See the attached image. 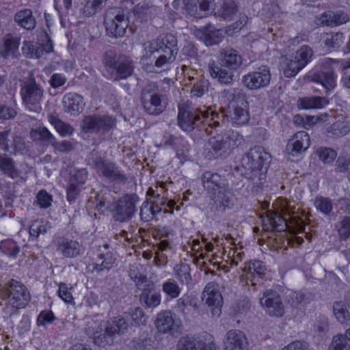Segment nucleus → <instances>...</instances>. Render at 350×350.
<instances>
[{
	"mask_svg": "<svg viewBox=\"0 0 350 350\" xmlns=\"http://www.w3.org/2000/svg\"><path fill=\"white\" fill-rule=\"evenodd\" d=\"M174 271L177 278L181 283L189 284L191 280V269L189 265L186 263L177 265L174 267Z\"/></svg>",
	"mask_w": 350,
	"mask_h": 350,
	"instance_id": "obj_48",
	"label": "nucleus"
},
{
	"mask_svg": "<svg viewBox=\"0 0 350 350\" xmlns=\"http://www.w3.org/2000/svg\"><path fill=\"white\" fill-rule=\"evenodd\" d=\"M87 178L88 172L86 169L82 168L75 170L74 173L71 174L69 183L76 184L77 185H81L85 182Z\"/></svg>",
	"mask_w": 350,
	"mask_h": 350,
	"instance_id": "obj_58",
	"label": "nucleus"
},
{
	"mask_svg": "<svg viewBox=\"0 0 350 350\" xmlns=\"http://www.w3.org/2000/svg\"><path fill=\"white\" fill-rule=\"evenodd\" d=\"M139 265H132L129 267V275L131 280H133L138 288H141V286L145 282H148L147 277L140 273Z\"/></svg>",
	"mask_w": 350,
	"mask_h": 350,
	"instance_id": "obj_49",
	"label": "nucleus"
},
{
	"mask_svg": "<svg viewBox=\"0 0 350 350\" xmlns=\"http://www.w3.org/2000/svg\"><path fill=\"white\" fill-rule=\"evenodd\" d=\"M153 286V284H151L150 287L143 289L139 296L141 304L147 308H154L161 303V294L156 292L151 293Z\"/></svg>",
	"mask_w": 350,
	"mask_h": 350,
	"instance_id": "obj_33",
	"label": "nucleus"
},
{
	"mask_svg": "<svg viewBox=\"0 0 350 350\" xmlns=\"http://www.w3.org/2000/svg\"><path fill=\"white\" fill-rule=\"evenodd\" d=\"M21 94L25 107L29 111L36 113L41 111V101L44 96V90L34 79L24 85L21 88Z\"/></svg>",
	"mask_w": 350,
	"mask_h": 350,
	"instance_id": "obj_9",
	"label": "nucleus"
},
{
	"mask_svg": "<svg viewBox=\"0 0 350 350\" xmlns=\"http://www.w3.org/2000/svg\"><path fill=\"white\" fill-rule=\"evenodd\" d=\"M139 215L141 219L144 221H151L154 217L148 200L143 202L140 208Z\"/></svg>",
	"mask_w": 350,
	"mask_h": 350,
	"instance_id": "obj_61",
	"label": "nucleus"
},
{
	"mask_svg": "<svg viewBox=\"0 0 350 350\" xmlns=\"http://www.w3.org/2000/svg\"><path fill=\"white\" fill-rule=\"evenodd\" d=\"M314 206L317 210L325 215H328L332 211V201L327 198H317L314 200Z\"/></svg>",
	"mask_w": 350,
	"mask_h": 350,
	"instance_id": "obj_55",
	"label": "nucleus"
},
{
	"mask_svg": "<svg viewBox=\"0 0 350 350\" xmlns=\"http://www.w3.org/2000/svg\"><path fill=\"white\" fill-rule=\"evenodd\" d=\"M116 120L105 116H89L83 121V128L86 132H100L105 133L112 129Z\"/></svg>",
	"mask_w": 350,
	"mask_h": 350,
	"instance_id": "obj_15",
	"label": "nucleus"
},
{
	"mask_svg": "<svg viewBox=\"0 0 350 350\" xmlns=\"http://www.w3.org/2000/svg\"><path fill=\"white\" fill-rule=\"evenodd\" d=\"M223 31L211 27L207 28L204 33V42L206 46L218 44L222 38Z\"/></svg>",
	"mask_w": 350,
	"mask_h": 350,
	"instance_id": "obj_43",
	"label": "nucleus"
},
{
	"mask_svg": "<svg viewBox=\"0 0 350 350\" xmlns=\"http://www.w3.org/2000/svg\"><path fill=\"white\" fill-rule=\"evenodd\" d=\"M270 154L260 146H254L241 159V164L235 167L241 175L251 180L254 184L261 185L265 179L266 165L269 163Z\"/></svg>",
	"mask_w": 350,
	"mask_h": 350,
	"instance_id": "obj_2",
	"label": "nucleus"
},
{
	"mask_svg": "<svg viewBox=\"0 0 350 350\" xmlns=\"http://www.w3.org/2000/svg\"><path fill=\"white\" fill-rule=\"evenodd\" d=\"M37 202L41 208L49 207L52 201V196L48 193L45 190H41L38 192L37 197Z\"/></svg>",
	"mask_w": 350,
	"mask_h": 350,
	"instance_id": "obj_64",
	"label": "nucleus"
},
{
	"mask_svg": "<svg viewBox=\"0 0 350 350\" xmlns=\"http://www.w3.org/2000/svg\"><path fill=\"white\" fill-rule=\"evenodd\" d=\"M260 304L266 312L272 317H280L284 313V306L280 295L272 290H266L260 298Z\"/></svg>",
	"mask_w": 350,
	"mask_h": 350,
	"instance_id": "obj_14",
	"label": "nucleus"
},
{
	"mask_svg": "<svg viewBox=\"0 0 350 350\" xmlns=\"http://www.w3.org/2000/svg\"><path fill=\"white\" fill-rule=\"evenodd\" d=\"M141 103L144 111L151 116L161 114L168 103L167 96L154 83L146 85L142 90Z\"/></svg>",
	"mask_w": 350,
	"mask_h": 350,
	"instance_id": "obj_5",
	"label": "nucleus"
},
{
	"mask_svg": "<svg viewBox=\"0 0 350 350\" xmlns=\"http://www.w3.org/2000/svg\"><path fill=\"white\" fill-rule=\"evenodd\" d=\"M0 249L6 255L15 257L20 251L19 246L13 240L8 239L1 242Z\"/></svg>",
	"mask_w": 350,
	"mask_h": 350,
	"instance_id": "obj_51",
	"label": "nucleus"
},
{
	"mask_svg": "<svg viewBox=\"0 0 350 350\" xmlns=\"http://www.w3.org/2000/svg\"><path fill=\"white\" fill-rule=\"evenodd\" d=\"M344 35L342 33H325V44L330 48L337 49L343 42Z\"/></svg>",
	"mask_w": 350,
	"mask_h": 350,
	"instance_id": "obj_53",
	"label": "nucleus"
},
{
	"mask_svg": "<svg viewBox=\"0 0 350 350\" xmlns=\"http://www.w3.org/2000/svg\"><path fill=\"white\" fill-rule=\"evenodd\" d=\"M333 313L340 323L347 325L350 323V312L347 308V304L345 301L334 302Z\"/></svg>",
	"mask_w": 350,
	"mask_h": 350,
	"instance_id": "obj_34",
	"label": "nucleus"
},
{
	"mask_svg": "<svg viewBox=\"0 0 350 350\" xmlns=\"http://www.w3.org/2000/svg\"><path fill=\"white\" fill-rule=\"evenodd\" d=\"M48 120L54 126L56 131L62 137L70 135L74 131V129L72 126L65 122H63L55 114L49 115Z\"/></svg>",
	"mask_w": 350,
	"mask_h": 350,
	"instance_id": "obj_38",
	"label": "nucleus"
},
{
	"mask_svg": "<svg viewBox=\"0 0 350 350\" xmlns=\"http://www.w3.org/2000/svg\"><path fill=\"white\" fill-rule=\"evenodd\" d=\"M62 104L66 113L71 115L81 113L85 107L83 98L75 92H69L63 96Z\"/></svg>",
	"mask_w": 350,
	"mask_h": 350,
	"instance_id": "obj_22",
	"label": "nucleus"
},
{
	"mask_svg": "<svg viewBox=\"0 0 350 350\" xmlns=\"http://www.w3.org/2000/svg\"><path fill=\"white\" fill-rule=\"evenodd\" d=\"M116 258L111 252L100 253L98 255L96 262L90 265L92 271L99 273L105 269H111L115 263Z\"/></svg>",
	"mask_w": 350,
	"mask_h": 350,
	"instance_id": "obj_29",
	"label": "nucleus"
},
{
	"mask_svg": "<svg viewBox=\"0 0 350 350\" xmlns=\"http://www.w3.org/2000/svg\"><path fill=\"white\" fill-rule=\"evenodd\" d=\"M57 250L65 258H76L84 252L83 247L73 239L59 238L57 241Z\"/></svg>",
	"mask_w": 350,
	"mask_h": 350,
	"instance_id": "obj_17",
	"label": "nucleus"
},
{
	"mask_svg": "<svg viewBox=\"0 0 350 350\" xmlns=\"http://www.w3.org/2000/svg\"><path fill=\"white\" fill-rule=\"evenodd\" d=\"M242 62L241 55L232 48H224L219 51V64L227 69L235 71L241 66Z\"/></svg>",
	"mask_w": 350,
	"mask_h": 350,
	"instance_id": "obj_18",
	"label": "nucleus"
},
{
	"mask_svg": "<svg viewBox=\"0 0 350 350\" xmlns=\"http://www.w3.org/2000/svg\"><path fill=\"white\" fill-rule=\"evenodd\" d=\"M71 288H69L65 283H60L59 284L58 294L59 297L66 303H70L73 300L71 293Z\"/></svg>",
	"mask_w": 350,
	"mask_h": 350,
	"instance_id": "obj_62",
	"label": "nucleus"
},
{
	"mask_svg": "<svg viewBox=\"0 0 350 350\" xmlns=\"http://www.w3.org/2000/svg\"><path fill=\"white\" fill-rule=\"evenodd\" d=\"M51 146L54 149L60 152H68L73 150L74 145L70 141L63 140L57 142L55 139L53 140Z\"/></svg>",
	"mask_w": 350,
	"mask_h": 350,
	"instance_id": "obj_59",
	"label": "nucleus"
},
{
	"mask_svg": "<svg viewBox=\"0 0 350 350\" xmlns=\"http://www.w3.org/2000/svg\"><path fill=\"white\" fill-rule=\"evenodd\" d=\"M228 109L230 117L232 123L243 125L250 120L249 113L247 110V102L241 90L234 89L229 94Z\"/></svg>",
	"mask_w": 350,
	"mask_h": 350,
	"instance_id": "obj_7",
	"label": "nucleus"
},
{
	"mask_svg": "<svg viewBox=\"0 0 350 350\" xmlns=\"http://www.w3.org/2000/svg\"><path fill=\"white\" fill-rule=\"evenodd\" d=\"M155 325L159 332L175 334L179 332L180 325L176 323L170 310H164L159 313L155 321Z\"/></svg>",
	"mask_w": 350,
	"mask_h": 350,
	"instance_id": "obj_16",
	"label": "nucleus"
},
{
	"mask_svg": "<svg viewBox=\"0 0 350 350\" xmlns=\"http://www.w3.org/2000/svg\"><path fill=\"white\" fill-rule=\"evenodd\" d=\"M93 342L95 345L99 346V347H105L109 345H111L113 342V338H111L110 336L106 334L105 332L104 333L100 332L95 336H94Z\"/></svg>",
	"mask_w": 350,
	"mask_h": 350,
	"instance_id": "obj_60",
	"label": "nucleus"
},
{
	"mask_svg": "<svg viewBox=\"0 0 350 350\" xmlns=\"http://www.w3.org/2000/svg\"><path fill=\"white\" fill-rule=\"evenodd\" d=\"M162 291L167 297L172 299L178 297L181 288L176 281L169 279L163 283Z\"/></svg>",
	"mask_w": 350,
	"mask_h": 350,
	"instance_id": "obj_45",
	"label": "nucleus"
},
{
	"mask_svg": "<svg viewBox=\"0 0 350 350\" xmlns=\"http://www.w3.org/2000/svg\"><path fill=\"white\" fill-rule=\"evenodd\" d=\"M50 226L48 222L44 220H35L29 228V234L31 237H38L40 234L46 232Z\"/></svg>",
	"mask_w": 350,
	"mask_h": 350,
	"instance_id": "obj_52",
	"label": "nucleus"
},
{
	"mask_svg": "<svg viewBox=\"0 0 350 350\" xmlns=\"http://www.w3.org/2000/svg\"><path fill=\"white\" fill-rule=\"evenodd\" d=\"M128 327L126 320L121 317H114L111 321H109L105 327V332L113 338L116 334L123 333Z\"/></svg>",
	"mask_w": 350,
	"mask_h": 350,
	"instance_id": "obj_35",
	"label": "nucleus"
},
{
	"mask_svg": "<svg viewBox=\"0 0 350 350\" xmlns=\"http://www.w3.org/2000/svg\"><path fill=\"white\" fill-rule=\"evenodd\" d=\"M185 10L196 18H203L210 13L211 0H184Z\"/></svg>",
	"mask_w": 350,
	"mask_h": 350,
	"instance_id": "obj_20",
	"label": "nucleus"
},
{
	"mask_svg": "<svg viewBox=\"0 0 350 350\" xmlns=\"http://www.w3.org/2000/svg\"><path fill=\"white\" fill-rule=\"evenodd\" d=\"M93 163L94 167L99 176H103L112 181L124 182L127 180L126 175L115 163L101 157H96Z\"/></svg>",
	"mask_w": 350,
	"mask_h": 350,
	"instance_id": "obj_11",
	"label": "nucleus"
},
{
	"mask_svg": "<svg viewBox=\"0 0 350 350\" xmlns=\"http://www.w3.org/2000/svg\"><path fill=\"white\" fill-rule=\"evenodd\" d=\"M14 19L16 23L27 30L33 29L36 25V19L30 9H23L17 12Z\"/></svg>",
	"mask_w": 350,
	"mask_h": 350,
	"instance_id": "obj_28",
	"label": "nucleus"
},
{
	"mask_svg": "<svg viewBox=\"0 0 350 350\" xmlns=\"http://www.w3.org/2000/svg\"><path fill=\"white\" fill-rule=\"evenodd\" d=\"M224 342L226 350H245L247 346V338L244 333L237 329L228 331Z\"/></svg>",
	"mask_w": 350,
	"mask_h": 350,
	"instance_id": "obj_21",
	"label": "nucleus"
},
{
	"mask_svg": "<svg viewBox=\"0 0 350 350\" xmlns=\"http://www.w3.org/2000/svg\"><path fill=\"white\" fill-rule=\"evenodd\" d=\"M312 55V48L308 45H303L297 51L294 57L304 68L310 62Z\"/></svg>",
	"mask_w": 350,
	"mask_h": 350,
	"instance_id": "obj_46",
	"label": "nucleus"
},
{
	"mask_svg": "<svg viewBox=\"0 0 350 350\" xmlns=\"http://www.w3.org/2000/svg\"><path fill=\"white\" fill-rule=\"evenodd\" d=\"M329 104V100L323 96H308L299 98V108L304 109H322Z\"/></svg>",
	"mask_w": 350,
	"mask_h": 350,
	"instance_id": "obj_31",
	"label": "nucleus"
},
{
	"mask_svg": "<svg viewBox=\"0 0 350 350\" xmlns=\"http://www.w3.org/2000/svg\"><path fill=\"white\" fill-rule=\"evenodd\" d=\"M29 135L33 141L42 142L46 144L51 145L55 139L53 135L44 126L32 129Z\"/></svg>",
	"mask_w": 350,
	"mask_h": 350,
	"instance_id": "obj_37",
	"label": "nucleus"
},
{
	"mask_svg": "<svg viewBox=\"0 0 350 350\" xmlns=\"http://www.w3.org/2000/svg\"><path fill=\"white\" fill-rule=\"evenodd\" d=\"M204 187L210 191H215L224 187L225 180L217 173L206 172L202 178Z\"/></svg>",
	"mask_w": 350,
	"mask_h": 350,
	"instance_id": "obj_30",
	"label": "nucleus"
},
{
	"mask_svg": "<svg viewBox=\"0 0 350 350\" xmlns=\"http://www.w3.org/2000/svg\"><path fill=\"white\" fill-rule=\"evenodd\" d=\"M8 300L14 308H23L29 302L31 295L27 288L20 282L11 280L8 283Z\"/></svg>",
	"mask_w": 350,
	"mask_h": 350,
	"instance_id": "obj_12",
	"label": "nucleus"
},
{
	"mask_svg": "<svg viewBox=\"0 0 350 350\" xmlns=\"http://www.w3.org/2000/svg\"><path fill=\"white\" fill-rule=\"evenodd\" d=\"M350 349V328L347 329L345 335L336 334L332 338L329 350H349Z\"/></svg>",
	"mask_w": 350,
	"mask_h": 350,
	"instance_id": "obj_36",
	"label": "nucleus"
},
{
	"mask_svg": "<svg viewBox=\"0 0 350 350\" xmlns=\"http://www.w3.org/2000/svg\"><path fill=\"white\" fill-rule=\"evenodd\" d=\"M209 85L210 83L208 79H200L193 84L191 93L193 96L201 97L208 91Z\"/></svg>",
	"mask_w": 350,
	"mask_h": 350,
	"instance_id": "obj_54",
	"label": "nucleus"
},
{
	"mask_svg": "<svg viewBox=\"0 0 350 350\" xmlns=\"http://www.w3.org/2000/svg\"><path fill=\"white\" fill-rule=\"evenodd\" d=\"M178 51L176 37L169 33L145 43L143 57L154 58L155 67L165 70L175 61Z\"/></svg>",
	"mask_w": 350,
	"mask_h": 350,
	"instance_id": "obj_1",
	"label": "nucleus"
},
{
	"mask_svg": "<svg viewBox=\"0 0 350 350\" xmlns=\"http://www.w3.org/2000/svg\"><path fill=\"white\" fill-rule=\"evenodd\" d=\"M238 11V6L233 0H224L221 8L215 14L224 20H230Z\"/></svg>",
	"mask_w": 350,
	"mask_h": 350,
	"instance_id": "obj_41",
	"label": "nucleus"
},
{
	"mask_svg": "<svg viewBox=\"0 0 350 350\" xmlns=\"http://www.w3.org/2000/svg\"><path fill=\"white\" fill-rule=\"evenodd\" d=\"M316 153L319 159L324 163L333 162L337 157V152L334 149L325 147L319 148Z\"/></svg>",
	"mask_w": 350,
	"mask_h": 350,
	"instance_id": "obj_50",
	"label": "nucleus"
},
{
	"mask_svg": "<svg viewBox=\"0 0 350 350\" xmlns=\"http://www.w3.org/2000/svg\"><path fill=\"white\" fill-rule=\"evenodd\" d=\"M350 131V126L347 122L336 121L327 129V132L333 138H340L345 136Z\"/></svg>",
	"mask_w": 350,
	"mask_h": 350,
	"instance_id": "obj_42",
	"label": "nucleus"
},
{
	"mask_svg": "<svg viewBox=\"0 0 350 350\" xmlns=\"http://www.w3.org/2000/svg\"><path fill=\"white\" fill-rule=\"evenodd\" d=\"M310 145V136L306 131L296 133L288 141L286 146L288 152L293 157L306 150Z\"/></svg>",
	"mask_w": 350,
	"mask_h": 350,
	"instance_id": "obj_19",
	"label": "nucleus"
},
{
	"mask_svg": "<svg viewBox=\"0 0 350 350\" xmlns=\"http://www.w3.org/2000/svg\"><path fill=\"white\" fill-rule=\"evenodd\" d=\"M204 113L195 107L191 103H180L177 117L178 125L183 131L191 132L202 125L203 122L208 121L207 119L203 120Z\"/></svg>",
	"mask_w": 350,
	"mask_h": 350,
	"instance_id": "obj_6",
	"label": "nucleus"
},
{
	"mask_svg": "<svg viewBox=\"0 0 350 350\" xmlns=\"http://www.w3.org/2000/svg\"><path fill=\"white\" fill-rule=\"evenodd\" d=\"M263 229L267 231H284L287 226L286 219L273 212H267L262 217Z\"/></svg>",
	"mask_w": 350,
	"mask_h": 350,
	"instance_id": "obj_25",
	"label": "nucleus"
},
{
	"mask_svg": "<svg viewBox=\"0 0 350 350\" xmlns=\"http://www.w3.org/2000/svg\"><path fill=\"white\" fill-rule=\"evenodd\" d=\"M104 23L107 33L115 38L123 36L128 27V21L125 15L116 8L107 10Z\"/></svg>",
	"mask_w": 350,
	"mask_h": 350,
	"instance_id": "obj_10",
	"label": "nucleus"
},
{
	"mask_svg": "<svg viewBox=\"0 0 350 350\" xmlns=\"http://www.w3.org/2000/svg\"><path fill=\"white\" fill-rule=\"evenodd\" d=\"M191 304V297L187 295H184L176 300L173 308L178 314L185 317L189 313Z\"/></svg>",
	"mask_w": 350,
	"mask_h": 350,
	"instance_id": "obj_44",
	"label": "nucleus"
},
{
	"mask_svg": "<svg viewBox=\"0 0 350 350\" xmlns=\"http://www.w3.org/2000/svg\"><path fill=\"white\" fill-rule=\"evenodd\" d=\"M340 240L346 241L350 238V217L345 216L336 225Z\"/></svg>",
	"mask_w": 350,
	"mask_h": 350,
	"instance_id": "obj_47",
	"label": "nucleus"
},
{
	"mask_svg": "<svg viewBox=\"0 0 350 350\" xmlns=\"http://www.w3.org/2000/svg\"><path fill=\"white\" fill-rule=\"evenodd\" d=\"M202 299L205 304L211 308L212 314L214 316L219 317L221 314L223 299L218 291L211 290V288L206 286L203 293Z\"/></svg>",
	"mask_w": 350,
	"mask_h": 350,
	"instance_id": "obj_24",
	"label": "nucleus"
},
{
	"mask_svg": "<svg viewBox=\"0 0 350 350\" xmlns=\"http://www.w3.org/2000/svg\"><path fill=\"white\" fill-rule=\"evenodd\" d=\"M107 0H88L84 8V12L88 15H94L98 10H100Z\"/></svg>",
	"mask_w": 350,
	"mask_h": 350,
	"instance_id": "obj_57",
	"label": "nucleus"
},
{
	"mask_svg": "<svg viewBox=\"0 0 350 350\" xmlns=\"http://www.w3.org/2000/svg\"><path fill=\"white\" fill-rule=\"evenodd\" d=\"M271 81L269 68L262 66L242 77L243 84L250 90H256L269 85Z\"/></svg>",
	"mask_w": 350,
	"mask_h": 350,
	"instance_id": "obj_13",
	"label": "nucleus"
},
{
	"mask_svg": "<svg viewBox=\"0 0 350 350\" xmlns=\"http://www.w3.org/2000/svg\"><path fill=\"white\" fill-rule=\"evenodd\" d=\"M17 115L16 110L10 106L0 104V119L10 120Z\"/></svg>",
	"mask_w": 350,
	"mask_h": 350,
	"instance_id": "obj_63",
	"label": "nucleus"
},
{
	"mask_svg": "<svg viewBox=\"0 0 350 350\" xmlns=\"http://www.w3.org/2000/svg\"><path fill=\"white\" fill-rule=\"evenodd\" d=\"M103 64L107 78L112 81L125 80L133 75L134 64L127 56L107 51L103 56Z\"/></svg>",
	"mask_w": 350,
	"mask_h": 350,
	"instance_id": "obj_4",
	"label": "nucleus"
},
{
	"mask_svg": "<svg viewBox=\"0 0 350 350\" xmlns=\"http://www.w3.org/2000/svg\"><path fill=\"white\" fill-rule=\"evenodd\" d=\"M243 142V136L238 132L232 130L221 132L208 139L206 157L209 159L225 157Z\"/></svg>",
	"mask_w": 350,
	"mask_h": 350,
	"instance_id": "obj_3",
	"label": "nucleus"
},
{
	"mask_svg": "<svg viewBox=\"0 0 350 350\" xmlns=\"http://www.w3.org/2000/svg\"><path fill=\"white\" fill-rule=\"evenodd\" d=\"M139 197L136 194H127L120 198L113 204L112 216L115 221L127 222L136 213V204Z\"/></svg>",
	"mask_w": 350,
	"mask_h": 350,
	"instance_id": "obj_8",
	"label": "nucleus"
},
{
	"mask_svg": "<svg viewBox=\"0 0 350 350\" xmlns=\"http://www.w3.org/2000/svg\"><path fill=\"white\" fill-rule=\"evenodd\" d=\"M322 23L331 27H336L346 23L349 20L347 14L342 11H329L321 15Z\"/></svg>",
	"mask_w": 350,
	"mask_h": 350,
	"instance_id": "obj_27",
	"label": "nucleus"
},
{
	"mask_svg": "<svg viewBox=\"0 0 350 350\" xmlns=\"http://www.w3.org/2000/svg\"><path fill=\"white\" fill-rule=\"evenodd\" d=\"M208 70L210 75L221 84L229 85L233 81L234 70L227 69L221 66L220 64L218 66L215 62H210L208 64Z\"/></svg>",
	"mask_w": 350,
	"mask_h": 350,
	"instance_id": "obj_23",
	"label": "nucleus"
},
{
	"mask_svg": "<svg viewBox=\"0 0 350 350\" xmlns=\"http://www.w3.org/2000/svg\"><path fill=\"white\" fill-rule=\"evenodd\" d=\"M302 68L304 67L294 58L288 62L283 72L285 77H292L295 76Z\"/></svg>",
	"mask_w": 350,
	"mask_h": 350,
	"instance_id": "obj_56",
	"label": "nucleus"
},
{
	"mask_svg": "<svg viewBox=\"0 0 350 350\" xmlns=\"http://www.w3.org/2000/svg\"><path fill=\"white\" fill-rule=\"evenodd\" d=\"M0 170L12 179L18 178L21 172L16 168L14 160L6 154H0Z\"/></svg>",
	"mask_w": 350,
	"mask_h": 350,
	"instance_id": "obj_32",
	"label": "nucleus"
},
{
	"mask_svg": "<svg viewBox=\"0 0 350 350\" xmlns=\"http://www.w3.org/2000/svg\"><path fill=\"white\" fill-rule=\"evenodd\" d=\"M204 344L193 337H183L178 341L176 350H200Z\"/></svg>",
	"mask_w": 350,
	"mask_h": 350,
	"instance_id": "obj_40",
	"label": "nucleus"
},
{
	"mask_svg": "<svg viewBox=\"0 0 350 350\" xmlns=\"http://www.w3.org/2000/svg\"><path fill=\"white\" fill-rule=\"evenodd\" d=\"M265 265L260 260L250 262L243 268V271L247 273V280L250 277H253L254 279L256 278H262L265 275Z\"/></svg>",
	"mask_w": 350,
	"mask_h": 350,
	"instance_id": "obj_39",
	"label": "nucleus"
},
{
	"mask_svg": "<svg viewBox=\"0 0 350 350\" xmlns=\"http://www.w3.org/2000/svg\"><path fill=\"white\" fill-rule=\"evenodd\" d=\"M311 81L321 84L326 94H329L336 85V76L332 70L316 72L311 75Z\"/></svg>",
	"mask_w": 350,
	"mask_h": 350,
	"instance_id": "obj_26",
	"label": "nucleus"
}]
</instances>
